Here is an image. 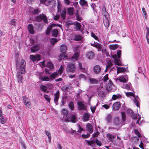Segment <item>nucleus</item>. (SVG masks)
Listing matches in <instances>:
<instances>
[{
  "instance_id": "obj_1",
  "label": "nucleus",
  "mask_w": 149,
  "mask_h": 149,
  "mask_svg": "<svg viewBox=\"0 0 149 149\" xmlns=\"http://www.w3.org/2000/svg\"><path fill=\"white\" fill-rule=\"evenodd\" d=\"M62 113L64 116V118L66 117L64 121L66 122H71L75 123L76 122V117L74 115H71L68 113V110L65 109H63L62 110Z\"/></svg>"
},
{
  "instance_id": "obj_2",
  "label": "nucleus",
  "mask_w": 149,
  "mask_h": 149,
  "mask_svg": "<svg viewBox=\"0 0 149 149\" xmlns=\"http://www.w3.org/2000/svg\"><path fill=\"white\" fill-rule=\"evenodd\" d=\"M19 59L18 58V57L16 56V59H15L16 65V68L18 70H20L21 74H22L24 72V67L25 65L26 62L24 60L22 59L21 60L20 64L19 63Z\"/></svg>"
},
{
  "instance_id": "obj_3",
  "label": "nucleus",
  "mask_w": 149,
  "mask_h": 149,
  "mask_svg": "<svg viewBox=\"0 0 149 149\" xmlns=\"http://www.w3.org/2000/svg\"><path fill=\"white\" fill-rule=\"evenodd\" d=\"M121 51V50H118L117 51V54L111 55V57L114 60V62L115 65L120 66H122L121 61L119 58L120 57Z\"/></svg>"
},
{
  "instance_id": "obj_4",
  "label": "nucleus",
  "mask_w": 149,
  "mask_h": 149,
  "mask_svg": "<svg viewBox=\"0 0 149 149\" xmlns=\"http://www.w3.org/2000/svg\"><path fill=\"white\" fill-rule=\"evenodd\" d=\"M78 109L79 110H85L87 107L86 103L84 102L79 101L77 103Z\"/></svg>"
},
{
  "instance_id": "obj_5",
  "label": "nucleus",
  "mask_w": 149,
  "mask_h": 149,
  "mask_svg": "<svg viewBox=\"0 0 149 149\" xmlns=\"http://www.w3.org/2000/svg\"><path fill=\"white\" fill-rule=\"evenodd\" d=\"M128 81V77L127 75L122 76L116 79V83H119L120 82L125 83Z\"/></svg>"
},
{
  "instance_id": "obj_6",
  "label": "nucleus",
  "mask_w": 149,
  "mask_h": 149,
  "mask_svg": "<svg viewBox=\"0 0 149 149\" xmlns=\"http://www.w3.org/2000/svg\"><path fill=\"white\" fill-rule=\"evenodd\" d=\"M36 19L37 22H40L43 19L45 23H48V22L46 15L43 14L37 16L36 17Z\"/></svg>"
},
{
  "instance_id": "obj_7",
  "label": "nucleus",
  "mask_w": 149,
  "mask_h": 149,
  "mask_svg": "<svg viewBox=\"0 0 149 149\" xmlns=\"http://www.w3.org/2000/svg\"><path fill=\"white\" fill-rule=\"evenodd\" d=\"M66 69L68 72L73 73L76 70L75 65L73 63H70L67 66Z\"/></svg>"
},
{
  "instance_id": "obj_8",
  "label": "nucleus",
  "mask_w": 149,
  "mask_h": 149,
  "mask_svg": "<svg viewBox=\"0 0 149 149\" xmlns=\"http://www.w3.org/2000/svg\"><path fill=\"white\" fill-rule=\"evenodd\" d=\"M126 113L128 115L132 116L133 119H137V115L134 114L132 111L131 109H127Z\"/></svg>"
},
{
  "instance_id": "obj_9",
  "label": "nucleus",
  "mask_w": 149,
  "mask_h": 149,
  "mask_svg": "<svg viewBox=\"0 0 149 149\" xmlns=\"http://www.w3.org/2000/svg\"><path fill=\"white\" fill-rule=\"evenodd\" d=\"M113 109L114 111L118 110L121 107V104L119 102H117L114 103L113 105Z\"/></svg>"
},
{
  "instance_id": "obj_10",
  "label": "nucleus",
  "mask_w": 149,
  "mask_h": 149,
  "mask_svg": "<svg viewBox=\"0 0 149 149\" xmlns=\"http://www.w3.org/2000/svg\"><path fill=\"white\" fill-rule=\"evenodd\" d=\"M98 95L100 97H102L104 95L105 93L103 91L104 88L103 87H100L98 90Z\"/></svg>"
},
{
  "instance_id": "obj_11",
  "label": "nucleus",
  "mask_w": 149,
  "mask_h": 149,
  "mask_svg": "<svg viewBox=\"0 0 149 149\" xmlns=\"http://www.w3.org/2000/svg\"><path fill=\"white\" fill-rule=\"evenodd\" d=\"M30 58L33 62L36 61H39L40 59V55L38 54L35 56L30 55Z\"/></svg>"
},
{
  "instance_id": "obj_12",
  "label": "nucleus",
  "mask_w": 149,
  "mask_h": 149,
  "mask_svg": "<svg viewBox=\"0 0 149 149\" xmlns=\"http://www.w3.org/2000/svg\"><path fill=\"white\" fill-rule=\"evenodd\" d=\"M58 25H56L54 24H52L48 26L47 28V29L46 31V34L47 35H49L51 31V30L52 27L58 26Z\"/></svg>"
},
{
  "instance_id": "obj_13",
  "label": "nucleus",
  "mask_w": 149,
  "mask_h": 149,
  "mask_svg": "<svg viewBox=\"0 0 149 149\" xmlns=\"http://www.w3.org/2000/svg\"><path fill=\"white\" fill-rule=\"evenodd\" d=\"M101 71V68L99 65H96L93 68V71L96 74H98L100 73Z\"/></svg>"
},
{
  "instance_id": "obj_14",
  "label": "nucleus",
  "mask_w": 149,
  "mask_h": 149,
  "mask_svg": "<svg viewBox=\"0 0 149 149\" xmlns=\"http://www.w3.org/2000/svg\"><path fill=\"white\" fill-rule=\"evenodd\" d=\"M24 103L25 104L26 106L29 107L31 104V103L29 99L25 96L23 97Z\"/></svg>"
},
{
  "instance_id": "obj_15",
  "label": "nucleus",
  "mask_w": 149,
  "mask_h": 149,
  "mask_svg": "<svg viewBox=\"0 0 149 149\" xmlns=\"http://www.w3.org/2000/svg\"><path fill=\"white\" fill-rule=\"evenodd\" d=\"M86 56L88 59H91L94 57L95 54L92 51H89L86 53Z\"/></svg>"
},
{
  "instance_id": "obj_16",
  "label": "nucleus",
  "mask_w": 149,
  "mask_h": 149,
  "mask_svg": "<svg viewBox=\"0 0 149 149\" xmlns=\"http://www.w3.org/2000/svg\"><path fill=\"white\" fill-rule=\"evenodd\" d=\"M42 65L43 66H47L51 70H52L54 67L53 65L51 62H48L47 65H45V61L44 60L42 62Z\"/></svg>"
},
{
  "instance_id": "obj_17",
  "label": "nucleus",
  "mask_w": 149,
  "mask_h": 149,
  "mask_svg": "<svg viewBox=\"0 0 149 149\" xmlns=\"http://www.w3.org/2000/svg\"><path fill=\"white\" fill-rule=\"evenodd\" d=\"M90 117V115L88 113H85L83 116V120L84 121H87L89 120V118Z\"/></svg>"
},
{
  "instance_id": "obj_18",
  "label": "nucleus",
  "mask_w": 149,
  "mask_h": 149,
  "mask_svg": "<svg viewBox=\"0 0 149 149\" xmlns=\"http://www.w3.org/2000/svg\"><path fill=\"white\" fill-rule=\"evenodd\" d=\"M86 130L91 133H92L93 132V126L91 124L88 123L87 124Z\"/></svg>"
},
{
  "instance_id": "obj_19",
  "label": "nucleus",
  "mask_w": 149,
  "mask_h": 149,
  "mask_svg": "<svg viewBox=\"0 0 149 149\" xmlns=\"http://www.w3.org/2000/svg\"><path fill=\"white\" fill-rule=\"evenodd\" d=\"M40 46L38 45H36L31 48V51L32 52H35L40 49Z\"/></svg>"
},
{
  "instance_id": "obj_20",
  "label": "nucleus",
  "mask_w": 149,
  "mask_h": 149,
  "mask_svg": "<svg viewBox=\"0 0 149 149\" xmlns=\"http://www.w3.org/2000/svg\"><path fill=\"white\" fill-rule=\"evenodd\" d=\"M91 6L93 8V10L94 11L95 10L96 13L97 11L100 10V6L99 5L97 6L95 4L92 3L91 4Z\"/></svg>"
},
{
  "instance_id": "obj_21",
  "label": "nucleus",
  "mask_w": 149,
  "mask_h": 149,
  "mask_svg": "<svg viewBox=\"0 0 149 149\" xmlns=\"http://www.w3.org/2000/svg\"><path fill=\"white\" fill-rule=\"evenodd\" d=\"M113 83L111 81H109V83L106 84V88L107 90L110 91L112 89Z\"/></svg>"
},
{
  "instance_id": "obj_22",
  "label": "nucleus",
  "mask_w": 149,
  "mask_h": 149,
  "mask_svg": "<svg viewBox=\"0 0 149 149\" xmlns=\"http://www.w3.org/2000/svg\"><path fill=\"white\" fill-rule=\"evenodd\" d=\"M67 47L65 45H62L61 47L60 50L63 53H65L67 50Z\"/></svg>"
},
{
  "instance_id": "obj_23",
  "label": "nucleus",
  "mask_w": 149,
  "mask_h": 149,
  "mask_svg": "<svg viewBox=\"0 0 149 149\" xmlns=\"http://www.w3.org/2000/svg\"><path fill=\"white\" fill-rule=\"evenodd\" d=\"M67 13L70 15H72L74 13V9L73 7H69L68 8Z\"/></svg>"
},
{
  "instance_id": "obj_24",
  "label": "nucleus",
  "mask_w": 149,
  "mask_h": 149,
  "mask_svg": "<svg viewBox=\"0 0 149 149\" xmlns=\"http://www.w3.org/2000/svg\"><path fill=\"white\" fill-rule=\"evenodd\" d=\"M59 96V91L56 92L54 94L55 98H54V101L56 104L57 105V103L58 102V99Z\"/></svg>"
},
{
  "instance_id": "obj_25",
  "label": "nucleus",
  "mask_w": 149,
  "mask_h": 149,
  "mask_svg": "<svg viewBox=\"0 0 149 149\" xmlns=\"http://www.w3.org/2000/svg\"><path fill=\"white\" fill-rule=\"evenodd\" d=\"M61 14L63 19H64L65 17V15H66V10L65 8H63V9L61 10Z\"/></svg>"
},
{
  "instance_id": "obj_26",
  "label": "nucleus",
  "mask_w": 149,
  "mask_h": 149,
  "mask_svg": "<svg viewBox=\"0 0 149 149\" xmlns=\"http://www.w3.org/2000/svg\"><path fill=\"white\" fill-rule=\"evenodd\" d=\"M79 3L82 6H88V3L85 0H80Z\"/></svg>"
},
{
  "instance_id": "obj_27",
  "label": "nucleus",
  "mask_w": 149,
  "mask_h": 149,
  "mask_svg": "<svg viewBox=\"0 0 149 149\" xmlns=\"http://www.w3.org/2000/svg\"><path fill=\"white\" fill-rule=\"evenodd\" d=\"M94 46L97 49L98 51H102V52H103V50L102 49V47L100 44L97 43L94 44Z\"/></svg>"
},
{
  "instance_id": "obj_28",
  "label": "nucleus",
  "mask_w": 149,
  "mask_h": 149,
  "mask_svg": "<svg viewBox=\"0 0 149 149\" xmlns=\"http://www.w3.org/2000/svg\"><path fill=\"white\" fill-rule=\"evenodd\" d=\"M116 68H117V73H118L120 72H124L126 71V69L124 68L118 67H117Z\"/></svg>"
},
{
  "instance_id": "obj_29",
  "label": "nucleus",
  "mask_w": 149,
  "mask_h": 149,
  "mask_svg": "<svg viewBox=\"0 0 149 149\" xmlns=\"http://www.w3.org/2000/svg\"><path fill=\"white\" fill-rule=\"evenodd\" d=\"M107 136L108 139L112 142L113 141L115 138L114 136L110 134H107Z\"/></svg>"
},
{
  "instance_id": "obj_30",
  "label": "nucleus",
  "mask_w": 149,
  "mask_h": 149,
  "mask_svg": "<svg viewBox=\"0 0 149 149\" xmlns=\"http://www.w3.org/2000/svg\"><path fill=\"white\" fill-rule=\"evenodd\" d=\"M79 56L78 53H75L74 55L72 57L71 59L73 61H75L77 60Z\"/></svg>"
},
{
  "instance_id": "obj_31",
  "label": "nucleus",
  "mask_w": 149,
  "mask_h": 149,
  "mask_svg": "<svg viewBox=\"0 0 149 149\" xmlns=\"http://www.w3.org/2000/svg\"><path fill=\"white\" fill-rule=\"evenodd\" d=\"M57 3L58 5L57 8L58 9V12H60L63 8L61 3L59 1H58Z\"/></svg>"
},
{
  "instance_id": "obj_32",
  "label": "nucleus",
  "mask_w": 149,
  "mask_h": 149,
  "mask_svg": "<svg viewBox=\"0 0 149 149\" xmlns=\"http://www.w3.org/2000/svg\"><path fill=\"white\" fill-rule=\"evenodd\" d=\"M74 25L75 26V28L77 31L80 30L81 28V25L79 22L74 23Z\"/></svg>"
},
{
  "instance_id": "obj_33",
  "label": "nucleus",
  "mask_w": 149,
  "mask_h": 149,
  "mask_svg": "<svg viewBox=\"0 0 149 149\" xmlns=\"http://www.w3.org/2000/svg\"><path fill=\"white\" fill-rule=\"evenodd\" d=\"M90 83L91 84H96L97 83L98 81L96 79L90 78L89 79Z\"/></svg>"
},
{
  "instance_id": "obj_34",
  "label": "nucleus",
  "mask_w": 149,
  "mask_h": 149,
  "mask_svg": "<svg viewBox=\"0 0 149 149\" xmlns=\"http://www.w3.org/2000/svg\"><path fill=\"white\" fill-rule=\"evenodd\" d=\"M113 123L115 125H116L120 124V122L118 117H116L114 118Z\"/></svg>"
},
{
  "instance_id": "obj_35",
  "label": "nucleus",
  "mask_w": 149,
  "mask_h": 149,
  "mask_svg": "<svg viewBox=\"0 0 149 149\" xmlns=\"http://www.w3.org/2000/svg\"><path fill=\"white\" fill-rule=\"evenodd\" d=\"M122 97L120 94H118L116 95H113L112 96V99L113 100H116L117 99H120Z\"/></svg>"
},
{
  "instance_id": "obj_36",
  "label": "nucleus",
  "mask_w": 149,
  "mask_h": 149,
  "mask_svg": "<svg viewBox=\"0 0 149 149\" xmlns=\"http://www.w3.org/2000/svg\"><path fill=\"white\" fill-rule=\"evenodd\" d=\"M28 28L30 33L33 34L34 33L33 27L31 24H29L28 25Z\"/></svg>"
},
{
  "instance_id": "obj_37",
  "label": "nucleus",
  "mask_w": 149,
  "mask_h": 149,
  "mask_svg": "<svg viewBox=\"0 0 149 149\" xmlns=\"http://www.w3.org/2000/svg\"><path fill=\"white\" fill-rule=\"evenodd\" d=\"M112 115L110 114H107L106 115L105 119L108 123L110 122L112 118Z\"/></svg>"
},
{
  "instance_id": "obj_38",
  "label": "nucleus",
  "mask_w": 149,
  "mask_h": 149,
  "mask_svg": "<svg viewBox=\"0 0 149 149\" xmlns=\"http://www.w3.org/2000/svg\"><path fill=\"white\" fill-rule=\"evenodd\" d=\"M58 31L57 29H54L53 30L52 34L54 37H56L58 36Z\"/></svg>"
},
{
  "instance_id": "obj_39",
  "label": "nucleus",
  "mask_w": 149,
  "mask_h": 149,
  "mask_svg": "<svg viewBox=\"0 0 149 149\" xmlns=\"http://www.w3.org/2000/svg\"><path fill=\"white\" fill-rule=\"evenodd\" d=\"M113 65L112 63L110 60H109L107 61V64L106 65V67L110 68Z\"/></svg>"
},
{
  "instance_id": "obj_40",
  "label": "nucleus",
  "mask_w": 149,
  "mask_h": 149,
  "mask_svg": "<svg viewBox=\"0 0 149 149\" xmlns=\"http://www.w3.org/2000/svg\"><path fill=\"white\" fill-rule=\"evenodd\" d=\"M59 40V39L55 38H52L50 39V41L52 45H54L55 43L57 42Z\"/></svg>"
},
{
  "instance_id": "obj_41",
  "label": "nucleus",
  "mask_w": 149,
  "mask_h": 149,
  "mask_svg": "<svg viewBox=\"0 0 149 149\" xmlns=\"http://www.w3.org/2000/svg\"><path fill=\"white\" fill-rule=\"evenodd\" d=\"M105 26L107 28L109 26V21H108L107 17H106V19H104L103 20Z\"/></svg>"
},
{
  "instance_id": "obj_42",
  "label": "nucleus",
  "mask_w": 149,
  "mask_h": 149,
  "mask_svg": "<svg viewBox=\"0 0 149 149\" xmlns=\"http://www.w3.org/2000/svg\"><path fill=\"white\" fill-rule=\"evenodd\" d=\"M118 45L116 44L110 45H109V48L110 49L113 50H115L116 49L118 48Z\"/></svg>"
},
{
  "instance_id": "obj_43",
  "label": "nucleus",
  "mask_w": 149,
  "mask_h": 149,
  "mask_svg": "<svg viewBox=\"0 0 149 149\" xmlns=\"http://www.w3.org/2000/svg\"><path fill=\"white\" fill-rule=\"evenodd\" d=\"M82 36L81 35L78 34L76 35L75 36L74 40H75L78 41L82 40Z\"/></svg>"
},
{
  "instance_id": "obj_44",
  "label": "nucleus",
  "mask_w": 149,
  "mask_h": 149,
  "mask_svg": "<svg viewBox=\"0 0 149 149\" xmlns=\"http://www.w3.org/2000/svg\"><path fill=\"white\" fill-rule=\"evenodd\" d=\"M40 88L44 92L47 93L48 92L47 91V88L46 86L42 85L40 86Z\"/></svg>"
},
{
  "instance_id": "obj_45",
  "label": "nucleus",
  "mask_w": 149,
  "mask_h": 149,
  "mask_svg": "<svg viewBox=\"0 0 149 149\" xmlns=\"http://www.w3.org/2000/svg\"><path fill=\"white\" fill-rule=\"evenodd\" d=\"M58 74L57 72H54L50 75V78L51 79H55L58 76Z\"/></svg>"
},
{
  "instance_id": "obj_46",
  "label": "nucleus",
  "mask_w": 149,
  "mask_h": 149,
  "mask_svg": "<svg viewBox=\"0 0 149 149\" xmlns=\"http://www.w3.org/2000/svg\"><path fill=\"white\" fill-rule=\"evenodd\" d=\"M68 106L71 110H74V104L73 102H70L68 104Z\"/></svg>"
},
{
  "instance_id": "obj_47",
  "label": "nucleus",
  "mask_w": 149,
  "mask_h": 149,
  "mask_svg": "<svg viewBox=\"0 0 149 149\" xmlns=\"http://www.w3.org/2000/svg\"><path fill=\"white\" fill-rule=\"evenodd\" d=\"M45 132L46 133V135L47 136H48V138L49 139V141L50 142L51 140V136L50 135V133L49 132L47 131H45Z\"/></svg>"
},
{
  "instance_id": "obj_48",
  "label": "nucleus",
  "mask_w": 149,
  "mask_h": 149,
  "mask_svg": "<svg viewBox=\"0 0 149 149\" xmlns=\"http://www.w3.org/2000/svg\"><path fill=\"white\" fill-rule=\"evenodd\" d=\"M95 142L96 144L99 146H100L102 145L101 142L100 141L98 140L97 138L95 139Z\"/></svg>"
},
{
  "instance_id": "obj_49",
  "label": "nucleus",
  "mask_w": 149,
  "mask_h": 149,
  "mask_svg": "<svg viewBox=\"0 0 149 149\" xmlns=\"http://www.w3.org/2000/svg\"><path fill=\"white\" fill-rule=\"evenodd\" d=\"M50 78L48 77H43L41 78L40 79L43 81H49V80Z\"/></svg>"
},
{
  "instance_id": "obj_50",
  "label": "nucleus",
  "mask_w": 149,
  "mask_h": 149,
  "mask_svg": "<svg viewBox=\"0 0 149 149\" xmlns=\"http://www.w3.org/2000/svg\"><path fill=\"white\" fill-rule=\"evenodd\" d=\"M134 132L135 134L139 137L141 138V135L140 134L139 131L137 129H135L134 130Z\"/></svg>"
},
{
  "instance_id": "obj_51",
  "label": "nucleus",
  "mask_w": 149,
  "mask_h": 149,
  "mask_svg": "<svg viewBox=\"0 0 149 149\" xmlns=\"http://www.w3.org/2000/svg\"><path fill=\"white\" fill-rule=\"evenodd\" d=\"M68 86H62L61 88L62 90L64 92L67 91L68 88Z\"/></svg>"
},
{
  "instance_id": "obj_52",
  "label": "nucleus",
  "mask_w": 149,
  "mask_h": 149,
  "mask_svg": "<svg viewBox=\"0 0 149 149\" xmlns=\"http://www.w3.org/2000/svg\"><path fill=\"white\" fill-rule=\"evenodd\" d=\"M17 77L18 78V81L19 82H22V75L18 74L17 76Z\"/></svg>"
},
{
  "instance_id": "obj_53",
  "label": "nucleus",
  "mask_w": 149,
  "mask_h": 149,
  "mask_svg": "<svg viewBox=\"0 0 149 149\" xmlns=\"http://www.w3.org/2000/svg\"><path fill=\"white\" fill-rule=\"evenodd\" d=\"M63 66L61 65L58 71V73L59 74L61 75L63 71Z\"/></svg>"
},
{
  "instance_id": "obj_54",
  "label": "nucleus",
  "mask_w": 149,
  "mask_h": 149,
  "mask_svg": "<svg viewBox=\"0 0 149 149\" xmlns=\"http://www.w3.org/2000/svg\"><path fill=\"white\" fill-rule=\"evenodd\" d=\"M0 120H1V123L2 124H4L5 122V119L3 117L2 115L0 116Z\"/></svg>"
},
{
  "instance_id": "obj_55",
  "label": "nucleus",
  "mask_w": 149,
  "mask_h": 149,
  "mask_svg": "<svg viewBox=\"0 0 149 149\" xmlns=\"http://www.w3.org/2000/svg\"><path fill=\"white\" fill-rule=\"evenodd\" d=\"M121 116L123 120V121H125V112H121Z\"/></svg>"
},
{
  "instance_id": "obj_56",
  "label": "nucleus",
  "mask_w": 149,
  "mask_h": 149,
  "mask_svg": "<svg viewBox=\"0 0 149 149\" xmlns=\"http://www.w3.org/2000/svg\"><path fill=\"white\" fill-rule=\"evenodd\" d=\"M109 79V78L108 77V74H107L103 77L102 80L104 82H106Z\"/></svg>"
},
{
  "instance_id": "obj_57",
  "label": "nucleus",
  "mask_w": 149,
  "mask_h": 149,
  "mask_svg": "<svg viewBox=\"0 0 149 149\" xmlns=\"http://www.w3.org/2000/svg\"><path fill=\"white\" fill-rule=\"evenodd\" d=\"M44 97L48 102H50V98L49 96L46 95H45Z\"/></svg>"
},
{
  "instance_id": "obj_58",
  "label": "nucleus",
  "mask_w": 149,
  "mask_h": 149,
  "mask_svg": "<svg viewBox=\"0 0 149 149\" xmlns=\"http://www.w3.org/2000/svg\"><path fill=\"white\" fill-rule=\"evenodd\" d=\"M87 143L89 146H92L93 144H94L95 143V141L93 140L90 141H87Z\"/></svg>"
},
{
  "instance_id": "obj_59",
  "label": "nucleus",
  "mask_w": 149,
  "mask_h": 149,
  "mask_svg": "<svg viewBox=\"0 0 149 149\" xmlns=\"http://www.w3.org/2000/svg\"><path fill=\"white\" fill-rule=\"evenodd\" d=\"M78 67L81 70H85V68L84 67H83L82 64L81 63H79L78 64Z\"/></svg>"
},
{
  "instance_id": "obj_60",
  "label": "nucleus",
  "mask_w": 149,
  "mask_h": 149,
  "mask_svg": "<svg viewBox=\"0 0 149 149\" xmlns=\"http://www.w3.org/2000/svg\"><path fill=\"white\" fill-rule=\"evenodd\" d=\"M127 97L130 96H133L134 95V94L132 92H127L125 93Z\"/></svg>"
},
{
  "instance_id": "obj_61",
  "label": "nucleus",
  "mask_w": 149,
  "mask_h": 149,
  "mask_svg": "<svg viewBox=\"0 0 149 149\" xmlns=\"http://www.w3.org/2000/svg\"><path fill=\"white\" fill-rule=\"evenodd\" d=\"M134 103L136 104L137 107H138L139 106V101L135 98H134Z\"/></svg>"
},
{
  "instance_id": "obj_62",
  "label": "nucleus",
  "mask_w": 149,
  "mask_h": 149,
  "mask_svg": "<svg viewBox=\"0 0 149 149\" xmlns=\"http://www.w3.org/2000/svg\"><path fill=\"white\" fill-rule=\"evenodd\" d=\"M79 77L80 79H86V77L85 75L82 74H81L79 76Z\"/></svg>"
},
{
  "instance_id": "obj_63",
  "label": "nucleus",
  "mask_w": 149,
  "mask_h": 149,
  "mask_svg": "<svg viewBox=\"0 0 149 149\" xmlns=\"http://www.w3.org/2000/svg\"><path fill=\"white\" fill-rule=\"evenodd\" d=\"M64 2L65 5L68 6L70 4V2L69 0H64Z\"/></svg>"
},
{
  "instance_id": "obj_64",
  "label": "nucleus",
  "mask_w": 149,
  "mask_h": 149,
  "mask_svg": "<svg viewBox=\"0 0 149 149\" xmlns=\"http://www.w3.org/2000/svg\"><path fill=\"white\" fill-rule=\"evenodd\" d=\"M90 134L87 133V134H82V136L85 138H88L90 136Z\"/></svg>"
}]
</instances>
